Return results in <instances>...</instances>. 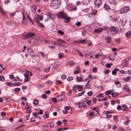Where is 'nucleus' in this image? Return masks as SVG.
Masks as SVG:
<instances>
[{
  "instance_id": "6",
  "label": "nucleus",
  "mask_w": 131,
  "mask_h": 131,
  "mask_svg": "<svg viewBox=\"0 0 131 131\" xmlns=\"http://www.w3.org/2000/svg\"><path fill=\"white\" fill-rule=\"evenodd\" d=\"M129 10V8L128 7H125L123 8L121 10V13H127Z\"/></svg>"
},
{
  "instance_id": "13",
  "label": "nucleus",
  "mask_w": 131,
  "mask_h": 131,
  "mask_svg": "<svg viewBox=\"0 0 131 131\" xmlns=\"http://www.w3.org/2000/svg\"><path fill=\"white\" fill-rule=\"evenodd\" d=\"M127 20L125 17L123 18L122 20H120V23H122L121 24L122 25H124L127 22Z\"/></svg>"
},
{
  "instance_id": "11",
  "label": "nucleus",
  "mask_w": 131,
  "mask_h": 131,
  "mask_svg": "<svg viewBox=\"0 0 131 131\" xmlns=\"http://www.w3.org/2000/svg\"><path fill=\"white\" fill-rule=\"evenodd\" d=\"M67 64L69 65L70 66H73L75 65V63L73 61H70L67 62Z\"/></svg>"
},
{
  "instance_id": "42",
  "label": "nucleus",
  "mask_w": 131,
  "mask_h": 131,
  "mask_svg": "<svg viewBox=\"0 0 131 131\" xmlns=\"http://www.w3.org/2000/svg\"><path fill=\"white\" fill-rule=\"evenodd\" d=\"M73 78L72 77L69 76L67 78V80L68 81H70L71 80H73Z\"/></svg>"
},
{
  "instance_id": "47",
  "label": "nucleus",
  "mask_w": 131,
  "mask_h": 131,
  "mask_svg": "<svg viewBox=\"0 0 131 131\" xmlns=\"http://www.w3.org/2000/svg\"><path fill=\"white\" fill-rule=\"evenodd\" d=\"M39 53L41 54L42 55L43 58H44L45 57V54L42 51L40 52H39Z\"/></svg>"
},
{
  "instance_id": "35",
  "label": "nucleus",
  "mask_w": 131,
  "mask_h": 131,
  "mask_svg": "<svg viewBox=\"0 0 131 131\" xmlns=\"http://www.w3.org/2000/svg\"><path fill=\"white\" fill-rule=\"evenodd\" d=\"M30 78L29 77L25 78V79L24 80V81L25 82H27L30 80Z\"/></svg>"
},
{
  "instance_id": "12",
  "label": "nucleus",
  "mask_w": 131,
  "mask_h": 131,
  "mask_svg": "<svg viewBox=\"0 0 131 131\" xmlns=\"http://www.w3.org/2000/svg\"><path fill=\"white\" fill-rule=\"evenodd\" d=\"M115 58V56L114 54H113L109 56V59L112 61L114 60Z\"/></svg>"
},
{
  "instance_id": "18",
  "label": "nucleus",
  "mask_w": 131,
  "mask_h": 131,
  "mask_svg": "<svg viewBox=\"0 0 131 131\" xmlns=\"http://www.w3.org/2000/svg\"><path fill=\"white\" fill-rule=\"evenodd\" d=\"M78 86L77 89H78L79 91H81L83 90V86L82 85H78Z\"/></svg>"
},
{
  "instance_id": "62",
  "label": "nucleus",
  "mask_w": 131,
  "mask_h": 131,
  "mask_svg": "<svg viewBox=\"0 0 131 131\" xmlns=\"http://www.w3.org/2000/svg\"><path fill=\"white\" fill-rule=\"evenodd\" d=\"M121 108V106L120 105H118L117 106V109L118 110H120Z\"/></svg>"
},
{
  "instance_id": "29",
  "label": "nucleus",
  "mask_w": 131,
  "mask_h": 131,
  "mask_svg": "<svg viewBox=\"0 0 131 131\" xmlns=\"http://www.w3.org/2000/svg\"><path fill=\"white\" fill-rule=\"evenodd\" d=\"M105 39H107V43H108L111 42V37H108L107 38H105Z\"/></svg>"
},
{
  "instance_id": "51",
  "label": "nucleus",
  "mask_w": 131,
  "mask_h": 131,
  "mask_svg": "<svg viewBox=\"0 0 131 131\" xmlns=\"http://www.w3.org/2000/svg\"><path fill=\"white\" fill-rule=\"evenodd\" d=\"M42 97L43 98H44L46 99L47 98V96L46 94H43L42 95Z\"/></svg>"
},
{
  "instance_id": "53",
  "label": "nucleus",
  "mask_w": 131,
  "mask_h": 131,
  "mask_svg": "<svg viewBox=\"0 0 131 131\" xmlns=\"http://www.w3.org/2000/svg\"><path fill=\"white\" fill-rule=\"evenodd\" d=\"M125 35L128 38L130 37V35L129 32L126 33L125 34Z\"/></svg>"
},
{
  "instance_id": "63",
  "label": "nucleus",
  "mask_w": 131,
  "mask_h": 131,
  "mask_svg": "<svg viewBox=\"0 0 131 131\" xmlns=\"http://www.w3.org/2000/svg\"><path fill=\"white\" fill-rule=\"evenodd\" d=\"M62 123V122L61 121H58L57 122V124L58 125H60Z\"/></svg>"
},
{
  "instance_id": "36",
  "label": "nucleus",
  "mask_w": 131,
  "mask_h": 131,
  "mask_svg": "<svg viewBox=\"0 0 131 131\" xmlns=\"http://www.w3.org/2000/svg\"><path fill=\"white\" fill-rule=\"evenodd\" d=\"M110 30L111 31H114L116 29L114 27H112L110 28Z\"/></svg>"
},
{
  "instance_id": "38",
  "label": "nucleus",
  "mask_w": 131,
  "mask_h": 131,
  "mask_svg": "<svg viewBox=\"0 0 131 131\" xmlns=\"http://www.w3.org/2000/svg\"><path fill=\"white\" fill-rule=\"evenodd\" d=\"M22 13V14L23 15V20L21 21V22L23 24H24L25 23H24V22L23 21V20L25 19V15H24V13L23 12Z\"/></svg>"
},
{
  "instance_id": "30",
  "label": "nucleus",
  "mask_w": 131,
  "mask_h": 131,
  "mask_svg": "<svg viewBox=\"0 0 131 131\" xmlns=\"http://www.w3.org/2000/svg\"><path fill=\"white\" fill-rule=\"evenodd\" d=\"M58 34H60L61 35H63L64 34V32L60 30H58Z\"/></svg>"
},
{
  "instance_id": "22",
  "label": "nucleus",
  "mask_w": 131,
  "mask_h": 131,
  "mask_svg": "<svg viewBox=\"0 0 131 131\" xmlns=\"http://www.w3.org/2000/svg\"><path fill=\"white\" fill-rule=\"evenodd\" d=\"M58 56L59 58L60 59H61L63 57V53H60L58 54Z\"/></svg>"
},
{
  "instance_id": "43",
  "label": "nucleus",
  "mask_w": 131,
  "mask_h": 131,
  "mask_svg": "<svg viewBox=\"0 0 131 131\" xmlns=\"http://www.w3.org/2000/svg\"><path fill=\"white\" fill-rule=\"evenodd\" d=\"M20 90V89L19 88H16L14 89L15 92H18Z\"/></svg>"
},
{
  "instance_id": "20",
  "label": "nucleus",
  "mask_w": 131,
  "mask_h": 131,
  "mask_svg": "<svg viewBox=\"0 0 131 131\" xmlns=\"http://www.w3.org/2000/svg\"><path fill=\"white\" fill-rule=\"evenodd\" d=\"M75 50L78 53L80 56L81 57L83 56V54L81 53V52L79 50L77 49H75Z\"/></svg>"
},
{
  "instance_id": "14",
  "label": "nucleus",
  "mask_w": 131,
  "mask_h": 131,
  "mask_svg": "<svg viewBox=\"0 0 131 131\" xmlns=\"http://www.w3.org/2000/svg\"><path fill=\"white\" fill-rule=\"evenodd\" d=\"M31 8L33 13H35L36 12V7L35 5H32L31 6Z\"/></svg>"
},
{
  "instance_id": "8",
  "label": "nucleus",
  "mask_w": 131,
  "mask_h": 131,
  "mask_svg": "<svg viewBox=\"0 0 131 131\" xmlns=\"http://www.w3.org/2000/svg\"><path fill=\"white\" fill-rule=\"evenodd\" d=\"M129 58H127L125 60H123L122 61V64L123 66H127L128 65L127 62L129 61Z\"/></svg>"
},
{
  "instance_id": "52",
  "label": "nucleus",
  "mask_w": 131,
  "mask_h": 131,
  "mask_svg": "<svg viewBox=\"0 0 131 131\" xmlns=\"http://www.w3.org/2000/svg\"><path fill=\"white\" fill-rule=\"evenodd\" d=\"M5 80L4 77L3 76H0V80L1 81H3Z\"/></svg>"
},
{
  "instance_id": "48",
  "label": "nucleus",
  "mask_w": 131,
  "mask_h": 131,
  "mask_svg": "<svg viewBox=\"0 0 131 131\" xmlns=\"http://www.w3.org/2000/svg\"><path fill=\"white\" fill-rule=\"evenodd\" d=\"M52 100L55 103H56L57 102V100L55 97L53 98L52 99Z\"/></svg>"
},
{
  "instance_id": "58",
  "label": "nucleus",
  "mask_w": 131,
  "mask_h": 131,
  "mask_svg": "<svg viewBox=\"0 0 131 131\" xmlns=\"http://www.w3.org/2000/svg\"><path fill=\"white\" fill-rule=\"evenodd\" d=\"M52 83H53V82L52 81H50V80L48 81H47L46 82V84L48 83L49 84H52Z\"/></svg>"
},
{
  "instance_id": "28",
  "label": "nucleus",
  "mask_w": 131,
  "mask_h": 131,
  "mask_svg": "<svg viewBox=\"0 0 131 131\" xmlns=\"http://www.w3.org/2000/svg\"><path fill=\"white\" fill-rule=\"evenodd\" d=\"M78 85H77L76 86H74L73 88V91H76L77 90V89L78 88Z\"/></svg>"
},
{
  "instance_id": "4",
  "label": "nucleus",
  "mask_w": 131,
  "mask_h": 131,
  "mask_svg": "<svg viewBox=\"0 0 131 131\" xmlns=\"http://www.w3.org/2000/svg\"><path fill=\"white\" fill-rule=\"evenodd\" d=\"M35 35V34L34 33L31 32H28L27 34L24 35L23 37V38L24 39H27L34 36Z\"/></svg>"
},
{
  "instance_id": "59",
  "label": "nucleus",
  "mask_w": 131,
  "mask_h": 131,
  "mask_svg": "<svg viewBox=\"0 0 131 131\" xmlns=\"http://www.w3.org/2000/svg\"><path fill=\"white\" fill-rule=\"evenodd\" d=\"M105 66L107 67L110 68L111 67V64H110V63H106Z\"/></svg>"
},
{
  "instance_id": "7",
  "label": "nucleus",
  "mask_w": 131,
  "mask_h": 131,
  "mask_svg": "<svg viewBox=\"0 0 131 131\" xmlns=\"http://www.w3.org/2000/svg\"><path fill=\"white\" fill-rule=\"evenodd\" d=\"M57 41L59 46L61 47H63L64 46V45L61 44V42H62L63 43H66V42L60 39H57Z\"/></svg>"
},
{
  "instance_id": "1",
  "label": "nucleus",
  "mask_w": 131,
  "mask_h": 131,
  "mask_svg": "<svg viewBox=\"0 0 131 131\" xmlns=\"http://www.w3.org/2000/svg\"><path fill=\"white\" fill-rule=\"evenodd\" d=\"M60 0H51V6L54 9H57L60 6Z\"/></svg>"
},
{
  "instance_id": "17",
  "label": "nucleus",
  "mask_w": 131,
  "mask_h": 131,
  "mask_svg": "<svg viewBox=\"0 0 131 131\" xmlns=\"http://www.w3.org/2000/svg\"><path fill=\"white\" fill-rule=\"evenodd\" d=\"M114 83L117 85V87H120L121 86V84L118 81L115 82Z\"/></svg>"
},
{
  "instance_id": "41",
  "label": "nucleus",
  "mask_w": 131,
  "mask_h": 131,
  "mask_svg": "<svg viewBox=\"0 0 131 131\" xmlns=\"http://www.w3.org/2000/svg\"><path fill=\"white\" fill-rule=\"evenodd\" d=\"M62 83L61 81L60 80H57L56 81V84L58 85L61 84Z\"/></svg>"
},
{
  "instance_id": "25",
  "label": "nucleus",
  "mask_w": 131,
  "mask_h": 131,
  "mask_svg": "<svg viewBox=\"0 0 131 131\" xmlns=\"http://www.w3.org/2000/svg\"><path fill=\"white\" fill-rule=\"evenodd\" d=\"M85 93L84 91H83L79 93L78 94H77L76 96L77 97H78L82 95L83 94H84Z\"/></svg>"
},
{
  "instance_id": "10",
  "label": "nucleus",
  "mask_w": 131,
  "mask_h": 131,
  "mask_svg": "<svg viewBox=\"0 0 131 131\" xmlns=\"http://www.w3.org/2000/svg\"><path fill=\"white\" fill-rule=\"evenodd\" d=\"M81 77H78L76 78L77 81L78 82H80L83 81V75H81Z\"/></svg>"
},
{
  "instance_id": "39",
  "label": "nucleus",
  "mask_w": 131,
  "mask_h": 131,
  "mask_svg": "<svg viewBox=\"0 0 131 131\" xmlns=\"http://www.w3.org/2000/svg\"><path fill=\"white\" fill-rule=\"evenodd\" d=\"M47 16H48L50 18L52 19H53L54 18L53 17L51 14L50 13H48V14L47 15Z\"/></svg>"
},
{
  "instance_id": "15",
  "label": "nucleus",
  "mask_w": 131,
  "mask_h": 131,
  "mask_svg": "<svg viewBox=\"0 0 131 131\" xmlns=\"http://www.w3.org/2000/svg\"><path fill=\"white\" fill-rule=\"evenodd\" d=\"M82 3L83 5H86L89 3V0H83Z\"/></svg>"
},
{
  "instance_id": "57",
  "label": "nucleus",
  "mask_w": 131,
  "mask_h": 131,
  "mask_svg": "<svg viewBox=\"0 0 131 131\" xmlns=\"http://www.w3.org/2000/svg\"><path fill=\"white\" fill-rule=\"evenodd\" d=\"M57 43L55 41H53L52 42V44L53 45L56 46L57 45Z\"/></svg>"
},
{
  "instance_id": "40",
  "label": "nucleus",
  "mask_w": 131,
  "mask_h": 131,
  "mask_svg": "<svg viewBox=\"0 0 131 131\" xmlns=\"http://www.w3.org/2000/svg\"><path fill=\"white\" fill-rule=\"evenodd\" d=\"M109 71H110L109 70L106 69L104 70L103 71V72L105 74H107L109 73Z\"/></svg>"
},
{
  "instance_id": "19",
  "label": "nucleus",
  "mask_w": 131,
  "mask_h": 131,
  "mask_svg": "<svg viewBox=\"0 0 131 131\" xmlns=\"http://www.w3.org/2000/svg\"><path fill=\"white\" fill-rule=\"evenodd\" d=\"M118 70V69L117 68H115L112 71V74L113 75H114L117 73V71Z\"/></svg>"
},
{
  "instance_id": "2",
  "label": "nucleus",
  "mask_w": 131,
  "mask_h": 131,
  "mask_svg": "<svg viewBox=\"0 0 131 131\" xmlns=\"http://www.w3.org/2000/svg\"><path fill=\"white\" fill-rule=\"evenodd\" d=\"M57 16L58 18L64 19L66 20L65 22L67 23L69 22L70 20V18L65 14L63 12H59Z\"/></svg>"
},
{
  "instance_id": "54",
  "label": "nucleus",
  "mask_w": 131,
  "mask_h": 131,
  "mask_svg": "<svg viewBox=\"0 0 131 131\" xmlns=\"http://www.w3.org/2000/svg\"><path fill=\"white\" fill-rule=\"evenodd\" d=\"M86 44L88 46H90L91 45V42L90 41H88Z\"/></svg>"
},
{
  "instance_id": "5",
  "label": "nucleus",
  "mask_w": 131,
  "mask_h": 131,
  "mask_svg": "<svg viewBox=\"0 0 131 131\" xmlns=\"http://www.w3.org/2000/svg\"><path fill=\"white\" fill-rule=\"evenodd\" d=\"M102 4V1L101 0H96L95 2V7L98 8Z\"/></svg>"
},
{
  "instance_id": "49",
  "label": "nucleus",
  "mask_w": 131,
  "mask_h": 131,
  "mask_svg": "<svg viewBox=\"0 0 131 131\" xmlns=\"http://www.w3.org/2000/svg\"><path fill=\"white\" fill-rule=\"evenodd\" d=\"M90 82V80L88 81V82H87V83L85 85V86L87 88H88V89H89V87H88L87 86H89Z\"/></svg>"
},
{
  "instance_id": "44",
  "label": "nucleus",
  "mask_w": 131,
  "mask_h": 131,
  "mask_svg": "<svg viewBox=\"0 0 131 131\" xmlns=\"http://www.w3.org/2000/svg\"><path fill=\"white\" fill-rule=\"evenodd\" d=\"M20 84V82H15L13 83V84L15 85H19Z\"/></svg>"
},
{
  "instance_id": "24",
  "label": "nucleus",
  "mask_w": 131,
  "mask_h": 131,
  "mask_svg": "<svg viewBox=\"0 0 131 131\" xmlns=\"http://www.w3.org/2000/svg\"><path fill=\"white\" fill-rule=\"evenodd\" d=\"M86 39H84V40H81V39L79 40V42L82 44H84L86 42Z\"/></svg>"
},
{
  "instance_id": "61",
  "label": "nucleus",
  "mask_w": 131,
  "mask_h": 131,
  "mask_svg": "<svg viewBox=\"0 0 131 131\" xmlns=\"http://www.w3.org/2000/svg\"><path fill=\"white\" fill-rule=\"evenodd\" d=\"M16 15V13H11L10 14V17H12Z\"/></svg>"
},
{
  "instance_id": "34",
  "label": "nucleus",
  "mask_w": 131,
  "mask_h": 131,
  "mask_svg": "<svg viewBox=\"0 0 131 131\" xmlns=\"http://www.w3.org/2000/svg\"><path fill=\"white\" fill-rule=\"evenodd\" d=\"M6 84L8 86H11L13 85V83L11 82H6Z\"/></svg>"
},
{
  "instance_id": "16",
  "label": "nucleus",
  "mask_w": 131,
  "mask_h": 131,
  "mask_svg": "<svg viewBox=\"0 0 131 131\" xmlns=\"http://www.w3.org/2000/svg\"><path fill=\"white\" fill-rule=\"evenodd\" d=\"M111 94L112 97H117L118 95V93H113L112 92Z\"/></svg>"
},
{
  "instance_id": "37",
  "label": "nucleus",
  "mask_w": 131,
  "mask_h": 131,
  "mask_svg": "<svg viewBox=\"0 0 131 131\" xmlns=\"http://www.w3.org/2000/svg\"><path fill=\"white\" fill-rule=\"evenodd\" d=\"M93 93L92 91H90L87 93V94L88 96H90L93 94Z\"/></svg>"
},
{
  "instance_id": "56",
  "label": "nucleus",
  "mask_w": 131,
  "mask_h": 131,
  "mask_svg": "<svg viewBox=\"0 0 131 131\" xmlns=\"http://www.w3.org/2000/svg\"><path fill=\"white\" fill-rule=\"evenodd\" d=\"M111 90H110V91H106L105 93L106 94L108 95L109 94L111 93Z\"/></svg>"
},
{
  "instance_id": "31",
  "label": "nucleus",
  "mask_w": 131,
  "mask_h": 131,
  "mask_svg": "<svg viewBox=\"0 0 131 131\" xmlns=\"http://www.w3.org/2000/svg\"><path fill=\"white\" fill-rule=\"evenodd\" d=\"M39 103V101L38 100L35 99L33 101V103L34 105H37Z\"/></svg>"
},
{
  "instance_id": "46",
  "label": "nucleus",
  "mask_w": 131,
  "mask_h": 131,
  "mask_svg": "<svg viewBox=\"0 0 131 131\" xmlns=\"http://www.w3.org/2000/svg\"><path fill=\"white\" fill-rule=\"evenodd\" d=\"M50 68V67H48L45 70H44V71H46V72H48L49 71Z\"/></svg>"
},
{
  "instance_id": "3",
  "label": "nucleus",
  "mask_w": 131,
  "mask_h": 131,
  "mask_svg": "<svg viewBox=\"0 0 131 131\" xmlns=\"http://www.w3.org/2000/svg\"><path fill=\"white\" fill-rule=\"evenodd\" d=\"M67 9L69 11L75 10H77L76 6L72 5L71 3H69L67 5Z\"/></svg>"
},
{
  "instance_id": "45",
  "label": "nucleus",
  "mask_w": 131,
  "mask_h": 131,
  "mask_svg": "<svg viewBox=\"0 0 131 131\" xmlns=\"http://www.w3.org/2000/svg\"><path fill=\"white\" fill-rule=\"evenodd\" d=\"M81 23L80 22H78L75 24V25L78 27H79L81 26Z\"/></svg>"
},
{
  "instance_id": "21",
  "label": "nucleus",
  "mask_w": 131,
  "mask_h": 131,
  "mask_svg": "<svg viewBox=\"0 0 131 131\" xmlns=\"http://www.w3.org/2000/svg\"><path fill=\"white\" fill-rule=\"evenodd\" d=\"M49 125V124L46 123L44 125L42 126V129L45 130L46 129V128H48Z\"/></svg>"
},
{
  "instance_id": "23",
  "label": "nucleus",
  "mask_w": 131,
  "mask_h": 131,
  "mask_svg": "<svg viewBox=\"0 0 131 131\" xmlns=\"http://www.w3.org/2000/svg\"><path fill=\"white\" fill-rule=\"evenodd\" d=\"M109 2L111 4L114 5L116 3V1L115 0H110Z\"/></svg>"
},
{
  "instance_id": "55",
  "label": "nucleus",
  "mask_w": 131,
  "mask_h": 131,
  "mask_svg": "<svg viewBox=\"0 0 131 131\" xmlns=\"http://www.w3.org/2000/svg\"><path fill=\"white\" fill-rule=\"evenodd\" d=\"M80 71V69H78L74 72V73L75 74H78Z\"/></svg>"
},
{
  "instance_id": "9",
  "label": "nucleus",
  "mask_w": 131,
  "mask_h": 131,
  "mask_svg": "<svg viewBox=\"0 0 131 131\" xmlns=\"http://www.w3.org/2000/svg\"><path fill=\"white\" fill-rule=\"evenodd\" d=\"M103 29L104 28H103L96 29L94 31V32L97 34H99L103 30Z\"/></svg>"
},
{
  "instance_id": "50",
  "label": "nucleus",
  "mask_w": 131,
  "mask_h": 131,
  "mask_svg": "<svg viewBox=\"0 0 131 131\" xmlns=\"http://www.w3.org/2000/svg\"><path fill=\"white\" fill-rule=\"evenodd\" d=\"M97 70V68L96 67H94L93 68L92 71L93 72H95Z\"/></svg>"
},
{
  "instance_id": "64",
  "label": "nucleus",
  "mask_w": 131,
  "mask_h": 131,
  "mask_svg": "<svg viewBox=\"0 0 131 131\" xmlns=\"http://www.w3.org/2000/svg\"><path fill=\"white\" fill-rule=\"evenodd\" d=\"M66 78V75L64 74L62 75L61 77V78L62 79H65Z\"/></svg>"
},
{
  "instance_id": "27",
  "label": "nucleus",
  "mask_w": 131,
  "mask_h": 131,
  "mask_svg": "<svg viewBox=\"0 0 131 131\" xmlns=\"http://www.w3.org/2000/svg\"><path fill=\"white\" fill-rule=\"evenodd\" d=\"M104 7L105 8V9L107 11L110 9V7L106 4L104 5Z\"/></svg>"
},
{
  "instance_id": "32",
  "label": "nucleus",
  "mask_w": 131,
  "mask_h": 131,
  "mask_svg": "<svg viewBox=\"0 0 131 131\" xmlns=\"http://www.w3.org/2000/svg\"><path fill=\"white\" fill-rule=\"evenodd\" d=\"M30 55L32 57H34L35 56V54L34 53L33 51H31L29 52Z\"/></svg>"
},
{
  "instance_id": "60",
  "label": "nucleus",
  "mask_w": 131,
  "mask_h": 131,
  "mask_svg": "<svg viewBox=\"0 0 131 131\" xmlns=\"http://www.w3.org/2000/svg\"><path fill=\"white\" fill-rule=\"evenodd\" d=\"M9 78L10 79H13L14 78V77L13 75L10 74L9 75Z\"/></svg>"
},
{
  "instance_id": "26",
  "label": "nucleus",
  "mask_w": 131,
  "mask_h": 131,
  "mask_svg": "<svg viewBox=\"0 0 131 131\" xmlns=\"http://www.w3.org/2000/svg\"><path fill=\"white\" fill-rule=\"evenodd\" d=\"M130 79V76H128L125 78L123 79V80L124 81H127L129 80Z\"/></svg>"
},
{
  "instance_id": "33",
  "label": "nucleus",
  "mask_w": 131,
  "mask_h": 131,
  "mask_svg": "<svg viewBox=\"0 0 131 131\" xmlns=\"http://www.w3.org/2000/svg\"><path fill=\"white\" fill-rule=\"evenodd\" d=\"M34 21H35L36 22L38 23H39V20L38 18L37 17H35L34 18Z\"/></svg>"
}]
</instances>
